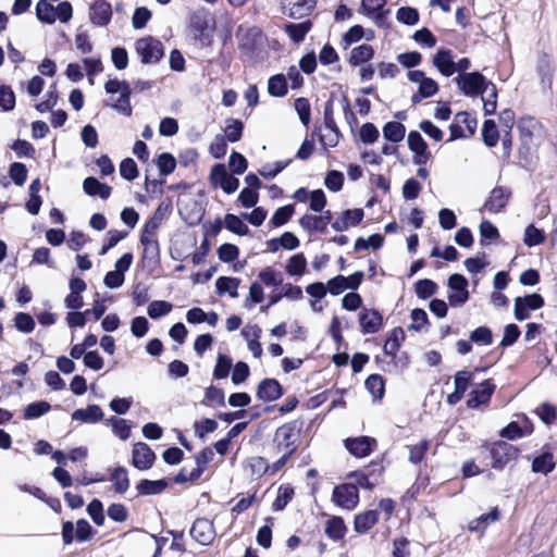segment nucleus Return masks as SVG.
<instances>
[{"instance_id":"48","label":"nucleus","mask_w":557,"mask_h":557,"mask_svg":"<svg viewBox=\"0 0 557 557\" xmlns=\"http://www.w3.org/2000/svg\"><path fill=\"white\" fill-rule=\"evenodd\" d=\"M51 409V406L46 400H39L35 403L28 404L23 412V418L26 420L37 419L47 412H49Z\"/></svg>"},{"instance_id":"36","label":"nucleus","mask_w":557,"mask_h":557,"mask_svg":"<svg viewBox=\"0 0 557 557\" xmlns=\"http://www.w3.org/2000/svg\"><path fill=\"white\" fill-rule=\"evenodd\" d=\"M240 285V278L231 277V276H220L215 281L216 294L219 296H223L224 294H228L230 297L236 298L238 297V287Z\"/></svg>"},{"instance_id":"5","label":"nucleus","mask_w":557,"mask_h":557,"mask_svg":"<svg viewBox=\"0 0 557 557\" xmlns=\"http://www.w3.org/2000/svg\"><path fill=\"white\" fill-rule=\"evenodd\" d=\"M135 50L143 64H156L164 57L163 44L150 35L137 39Z\"/></svg>"},{"instance_id":"44","label":"nucleus","mask_w":557,"mask_h":557,"mask_svg":"<svg viewBox=\"0 0 557 557\" xmlns=\"http://www.w3.org/2000/svg\"><path fill=\"white\" fill-rule=\"evenodd\" d=\"M306 270L307 259L302 252L292 256L285 265V271L290 276H301Z\"/></svg>"},{"instance_id":"27","label":"nucleus","mask_w":557,"mask_h":557,"mask_svg":"<svg viewBox=\"0 0 557 557\" xmlns=\"http://www.w3.org/2000/svg\"><path fill=\"white\" fill-rule=\"evenodd\" d=\"M347 530L343 517L331 516L325 522L324 533L330 540L339 542L345 539Z\"/></svg>"},{"instance_id":"25","label":"nucleus","mask_w":557,"mask_h":557,"mask_svg":"<svg viewBox=\"0 0 557 557\" xmlns=\"http://www.w3.org/2000/svg\"><path fill=\"white\" fill-rule=\"evenodd\" d=\"M380 513L375 509H369L355 516L354 530L358 534L369 532L377 522Z\"/></svg>"},{"instance_id":"16","label":"nucleus","mask_w":557,"mask_h":557,"mask_svg":"<svg viewBox=\"0 0 557 557\" xmlns=\"http://www.w3.org/2000/svg\"><path fill=\"white\" fill-rule=\"evenodd\" d=\"M407 143L410 151L413 152V162L416 164L422 165L430 160L431 152L428 144L418 131L409 132Z\"/></svg>"},{"instance_id":"58","label":"nucleus","mask_w":557,"mask_h":557,"mask_svg":"<svg viewBox=\"0 0 557 557\" xmlns=\"http://www.w3.org/2000/svg\"><path fill=\"white\" fill-rule=\"evenodd\" d=\"M224 392L222 388L216 387L214 385H210L205 391V398L201 401L202 405L211 406L212 404H216L218 406H224Z\"/></svg>"},{"instance_id":"59","label":"nucleus","mask_w":557,"mask_h":557,"mask_svg":"<svg viewBox=\"0 0 557 557\" xmlns=\"http://www.w3.org/2000/svg\"><path fill=\"white\" fill-rule=\"evenodd\" d=\"M157 166L161 175H169L175 171L176 160L170 152H162L157 158Z\"/></svg>"},{"instance_id":"35","label":"nucleus","mask_w":557,"mask_h":557,"mask_svg":"<svg viewBox=\"0 0 557 557\" xmlns=\"http://www.w3.org/2000/svg\"><path fill=\"white\" fill-rule=\"evenodd\" d=\"M102 418L103 411L98 405H89L85 409H76L72 414L73 420L84 423H96L102 420Z\"/></svg>"},{"instance_id":"54","label":"nucleus","mask_w":557,"mask_h":557,"mask_svg":"<svg viewBox=\"0 0 557 557\" xmlns=\"http://www.w3.org/2000/svg\"><path fill=\"white\" fill-rule=\"evenodd\" d=\"M486 92H488L487 97H482L483 110L485 115H492L496 112L498 91L496 85L491 81L488 82V89Z\"/></svg>"},{"instance_id":"10","label":"nucleus","mask_w":557,"mask_h":557,"mask_svg":"<svg viewBox=\"0 0 557 557\" xmlns=\"http://www.w3.org/2000/svg\"><path fill=\"white\" fill-rule=\"evenodd\" d=\"M94 529L86 519H79L76 522V530L72 521H64L62 524V541L64 545H70L74 541V535L78 542H85L92 536Z\"/></svg>"},{"instance_id":"40","label":"nucleus","mask_w":557,"mask_h":557,"mask_svg":"<svg viewBox=\"0 0 557 557\" xmlns=\"http://www.w3.org/2000/svg\"><path fill=\"white\" fill-rule=\"evenodd\" d=\"M312 26V22L310 20H306L301 23H289L285 25V32L294 42L299 44L305 39Z\"/></svg>"},{"instance_id":"20","label":"nucleus","mask_w":557,"mask_h":557,"mask_svg":"<svg viewBox=\"0 0 557 557\" xmlns=\"http://www.w3.org/2000/svg\"><path fill=\"white\" fill-rule=\"evenodd\" d=\"M258 399L264 403L277 400L284 395V388L276 379H263L257 386Z\"/></svg>"},{"instance_id":"56","label":"nucleus","mask_w":557,"mask_h":557,"mask_svg":"<svg viewBox=\"0 0 557 557\" xmlns=\"http://www.w3.org/2000/svg\"><path fill=\"white\" fill-rule=\"evenodd\" d=\"M294 212H295L294 205H286V206L280 207L273 213L270 222L274 227L282 226V225L286 224L292 219Z\"/></svg>"},{"instance_id":"12","label":"nucleus","mask_w":557,"mask_h":557,"mask_svg":"<svg viewBox=\"0 0 557 557\" xmlns=\"http://www.w3.org/2000/svg\"><path fill=\"white\" fill-rule=\"evenodd\" d=\"M544 298L537 294H529L515 299V318L518 321L527 320L530 317V310H537L544 306Z\"/></svg>"},{"instance_id":"21","label":"nucleus","mask_w":557,"mask_h":557,"mask_svg":"<svg viewBox=\"0 0 557 557\" xmlns=\"http://www.w3.org/2000/svg\"><path fill=\"white\" fill-rule=\"evenodd\" d=\"M190 536L201 545H209L214 540L212 523L206 518H198L190 528Z\"/></svg>"},{"instance_id":"2","label":"nucleus","mask_w":557,"mask_h":557,"mask_svg":"<svg viewBox=\"0 0 557 557\" xmlns=\"http://www.w3.org/2000/svg\"><path fill=\"white\" fill-rule=\"evenodd\" d=\"M216 28L215 16L206 8H199L189 15L188 29L196 42L201 48L213 44V35Z\"/></svg>"},{"instance_id":"62","label":"nucleus","mask_w":557,"mask_h":557,"mask_svg":"<svg viewBox=\"0 0 557 557\" xmlns=\"http://www.w3.org/2000/svg\"><path fill=\"white\" fill-rule=\"evenodd\" d=\"M299 224L308 232L319 231L324 233L326 231L323 225V221L319 215L305 214L299 219Z\"/></svg>"},{"instance_id":"15","label":"nucleus","mask_w":557,"mask_h":557,"mask_svg":"<svg viewBox=\"0 0 557 557\" xmlns=\"http://www.w3.org/2000/svg\"><path fill=\"white\" fill-rule=\"evenodd\" d=\"M358 322L363 335L375 334L383 326V315L377 309L363 307L358 314Z\"/></svg>"},{"instance_id":"6","label":"nucleus","mask_w":557,"mask_h":557,"mask_svg":"<svg viewBox=\"0 0 557 557\" xmlns=\"http://www.w3.org/2000/svg\"><path fill=\"white\" fill-rule=\"evenodd\" d=\"M107 94H116L120 91L119 99L112 104V108L124 116H131L133 107L131 104L132 89L126 81L109 79L104 84Z\"/></svg>"},{"instance_id":"33","label":"nucleus","mask_w":557,"mask_h":557,"mask_svg":"<svg viewBox=\"0 0 557 557\" xmlns=\"http://www.w3.org/2000/svg\"><path fill=\"white\" fill-rule=\"evenodd\" d=\"M168 486L169 481L166 479H160L154 481L143 479L137 483L136 490L139 495H158L163 493Z\"/></svg>"},{"instance_id":"1","label":"nucleus","mask_w":557,"mask_h":557,"mask_svg":"<svg viewBox=\"0 0 557 557\" xmlns=\"http://www.w3.org/2000/svg\"><path fill=\"white\" fill-rule=\"evenodd\" d=\"M481 463L496 471L513 466L521 454L518 446L505 441H483L478 447Z\"/></svg>"},{"instance_id":"47","label":"nucleus","mask_w":557,"mask_h":557,"mask_svg":"<svg viewBox=\"0 0 557 557\" xmlns=\"http://www.w3.org/2000/svg\"><path fill=\"white\" fill-rule=\"evenodd\" d=\"M482 140L485 146L493 148L499 140V132L493 120H485L482 127Z\"/></svg>"},{"instance_id":"60","label":"nucleus","mask_w":557,"mask_h":557,"mask_svg":"<svg viewBox=\"0 0 557 557\" xmlns=\"http://www.w3.org/2000/svg\"><path fill=\"white\" fill-rule=\"evenodd\" d=\"M295 110L299 120L305 126H308L311 121V106L310 101L305 97H299L294 102Z\"/></svg>"},{"instance_id":"29","label":"nucleus","mask_w":557,"mask_h":557,"mask_svg":"<svg viewBox=\"0 0 557 557\" xmlns=\"http://www.w3.org/2000/svg\"><path fill=\"white\" fill-rule=\"evenodd\" d=\"M434 66L444 75L451 76L456 72L453 53L448 49H440L433 58Z\"/></svg>"},{"instance_id":"22","label":"nucleus","mask_w":557,"mask_h":557,"mask_svg":"<svg viewBox=\"0 0 557 557\" xmlns=\"http://www.w3.org/2000/svg\"><path fill=\"white\" fill-rule=\"evenodd\" d=\"M472 379L473 375L468 370H460L455 374V391L446 398L448 405L455 406L462 399Z\"/></svg>"},{"instance_id":"3","label":"nucleus","mask_w":557,"mask_h":557,"mask_svg":"<svg viewBox=\"0 0 557 557\" xmlns=\"http://www.w3.org/2000/svg\"><path fill=\"white\" fill-rule=\"evenodd\" d=\"M305 421L300 418L290 420L280 425L273 436L274 448L277 453L297 454V442L300 437Z\"/></svg>"},{"instance_id":"4","label":"nucleus","mask_w":557,"mask_h":557,"mask_svg":"<svg viewBox=\"0 0 557 557\" xmlns=\"http://www.w3.org/2000/svg\"><path fill=\"white\" fill-rule=\"evenodd\" d=\"M460 91L467 97L483 96L488 89V79L480 72L461 73L455 77Z\"/></svg>"},{"instance_id":"50","label":"nucleus","mask_w":557,"mask_h":557,"mask_svg":"<svg viewBox=\"0 0 557 557\" xmlns=\"http://www.w3.org/2000/svg\"><path fill=\"white\" fill-rule=\"evenodd\" d=\"M225 227L239 236H245L249 233L248 226L233 213H226L224 218Z\"/></svg>"},{"instance_id":"30","label":"nucleus","mask_w":557,"mask_h":557,"mask_svg":"<svg viewBox=\"0 0 557 557\" xmlns=\"http://www.w3.org/2000/svg\"><path fill=\"white\" fill-rule=\"evenodd\" d=\"M84 191L91 197L99 196L101 199H108L111 196L112 187L101 183L96 177H86L83 182Z\"/></svg>"},{"instance_id":"26","label":"nucleus","mask_w":557,"mask_h":557,"mask_svg":"<svg viewBox=\"0 0 557 557\" xmlns=\"http://www.w3.org/2000/svg\"><path fill=\"white\" fill-rule=\"evenodd\" d=\"M144 249L140 257L143 267L157 265L160 262V244L158 239H140Z\"/></svg>"},{"instance_id":"42","label":"nucleus","mask_w":557,"mask_h":557,"mask_svg":"<svg viewBox=\"0 0 557 557\" xmlns=\"http://www.w3.org/2000/svg\"><path fill=\"white\" fill-rule=\"evenodd\" d=\"M268 92L272 97L282 98L288 92V85L284 74H275L268 81Z\"/></svg>"},{"instance_id":"46","label":"nucleus","mask_w":557,"mask_h":557,"mask_svg":"<svg viewBox=\"0 0 557 557\" xmlns=\"http://www.w3.org/2000/svg\"><path fill=\"white\" fill-rule=\"evenodd\" d=\"M37 18L46 24H53L57 20L55 8L47 0H39L36 4Z\"/></svg>"},{"instance_id":"38","label":"nucleus","mask_w":557,"mask_h":557,"mask_svg":"<svg viewBox=\"0 0 557 557\" xmlns=\"http://www.w3.org/2000/svg\"><path fill=\"white\" fill-rule=\"evenodd\" d=\"M261 332L260 326L257 324L242 331L243 335L248 339V348L255 358H260L262 355V346L259 342Z\"/></svg>"},{"instance_id":"9","label":"nucleus","mask_w":557,"mask_h":557,"mask_svg":"<svg viewBox=\"0 0 557 557\" xmlns=\"http://www.w3.org/2000/svg\"><path fill=\"white\" fill-rule=\"evenodd\" d=\"M511 196L510 188L497 185L490 191L481 210L494 214L503 212L508 206Z\"/></svg>"},{"instance_id":"64","label":"nucleus","mask_w":557,"mask_h":557,"mask_svg":"<svg viewBox=\"0 0 557 557\" xmlns=\"http://www.w3.org/2000/svg\"><path fill=\"white\" fill-rule=\"evenodd\" d=\"M172 304L165 300H154L150 302L148 306V315L151 319H158L160 317L166 315L172 311Z\"/></svg>"},{"instance_id":"55","label":"nucleus","mask_w":557,"mask_h":557,"mask_svg":"<svg viewBox=\"0 0 557 557\" xmlns=\"http://www.w3.org/2000/svg\"><path fill=\"white\" fill-rule=\"evenodd\" d=\"M470 341L476 345L488 346L493 343V332L488 326H479L470 333Z\"/></svg>"},{"instance_id":"61","label":"nucleus","mask_w":557,"mask_h":557,"mask_svg":"<svg viewBox=\"0 0 557 557\" xmlns=\"http://www.w3.org/2000/svg\"><path fill=\"white\" fill-rule=\"evenodd\" d=\"M419 17L418 10L411 7H401L396 12L397 21L409 26L416 25L419 22Z\"/></svg>"},{"instance_id":"14","label":"nucleus","mask_w":557,"mask_h":557,"mask_svg":"<svg viewBox=\"0 0 557 557\" xmlns=\"http://www.w3.org/2000/svg\"><path fill=\"white\" fill-rule=\"evenodd\" d=\"M157 456L150 446L144 442H138L133 445L132 450V465L136 469L144 471L150 469Z\"/></svg>"},{"instance_id":"37","label":"nucleus","mask_w":557,"mask_h":557,"mask_svg":"<svg viewBox=\"0 0 557 557\" xmlns=\"http://www.w3.org/2000/svg\"><path fill=\"white\" fill-rule=\"evenodd\" d=\"M374 57V49L371 45L362 44L350 51L348 62L351 66L361 65Z\"/></svg>"},{"instance_id":"24","label":"nucleus","mask_w":557,"mask_h":557,"mask_svg":"<svg viewBox=\"0 0 557 557\" xmlns=\"http://www.w3.org/2000/svg\"><path fill=\"white\" fill-rule=\"evenodd\" d=\"M540 126V122L533 116H522L518 123L519 136L521 140L520 154L525 148L530 150V143L533 140L534 131Z\"/></svg>"},{"instance_id":"23","label":"nucleus","mask_w":557,"mask_h":557,"mask_svg":"<svg viewBox=\"0 0 557 557\" xmlns=\"http://www.w3.org/2000/svg\"><path fill=\"white\" fill-rule=\"evenodd\" d=\"M112 7L104 0L95 1L89 8V20L95 26H107L112 20Z\"/></svg>"},{"instance_id":"8","label":"nucleus","mask_w":557,"mask_h":557,"mask_svg":"<svg viewBox=\"0 0 557 557\" xmlns=\"http://www.w3.org/2000/svg\"><path fill=\"white\" fill-rule=\"evenodd\" d=\"M447 286L451 290L448 294V302L451 307H459L466 304L470 297L468 290V280L459 273H454L448 277Z\"/></svg>"},{"instance_id":"7","label":"nucleus","mask_w":557,"mask_h":557,"mask_svg":"<svg viewBox=\"0 0 557 557\" xmlns=\"http://www.w3.org/2000/svg\"><path fill=\"white\" fill-rule=\"evenodd\" d=\"M332 502L343 509L352 510L359 503L358 487L352 483L336 485L332 493Z\"/></svg>"},{"instance_id":"49","label":"nucleus","mask_w":557,"mask_h":557,"mask_svg":"<svg viewBox=\"0 0 557 557\" xmlns=\"http://www.w3.org/2000/svg\"><path fill=\"white\" fill-rule=\"evenodd\" d=\"M546 239L545 233L543 230L537 228L534 224H529L524 230V238L523 243L528 247H534L542 245Z\"/></svg>"},{"instance_id":"52","label":"nucleus","mask_w":557,"mask_h":557,"mask_svg":"<svg viewBox=\"0 0 557 557\" xmlns=\"http://www.w3.org/2000/svg\"><path fill=\"white\" fill-rule=\"evenodd\" d=\"M437 290V284L430 278H422L416 282L414 292L420 299H428Z\"/></svg>"},{"instance_id":"53","label":"nucleus","mask_w":557,"mask_h":557,"mask_svg":"<svg viewBox=\"0 0 557 557\" xmlns=\"http://www.w3.org/2000/svg\"><path fill=\"white\" fill-rule=\"evenodd\" d=\"M480 231V243L482 246L488 244V240H496L499 238V232L497 227L490 221L483 220L479 226Z\"/></svg>"},{"instance_id":"31","label":"nucleus","mask_w":557,"mask_h":557,"mask_svg":"<svg viewBox=\"0 0 557 557\" xmlns=\"http://www.w3.org/2000/svg\"><path fill=\"white\" fill-rule=\"evenodd\" d=\"M556 468V461L553 453L543 450L540 455L535 456L532 460L531 469L534 473L548 474Z\"/></svg>"},{"instance_id":"17","label":"nucleus","mask_w":557,"mask_h":557,"mask_svg":"<svg viewBox=\"0 0 557 557\" xmlns=\"http://www.w3.org/2000/svg\"><path fill=\"white\" fill-rule=\"evenodd\" d=\"M317 0H281L282 12L292 18H302L311 14Z\"/></svg>"},{"instance_id":"51","label":"nucleus","mask_w":557,"mask_h":557,"mask_svg":"<svg viewBox=\"0 0 557 557\" xmlns=\"http://www.w3.org/2000/svg\"><path fill=\"white\" fill-rule=\"evenodd\" d=\"M534 412L537 414V417L541 419L543 423L546 425H552L557 421V408L549 404V403H543L541 404Z\"/></svg>"},{"instance_id":"13","label":"nucleus","mask_w":557,"mask_h":557,"mask_svg":"<svg viewBox=\"0 0 557 557\" xmlns=\"http://www.w3.org/2000/svg\"><path fill=\"white\" fill-rule=\"evenodd\" d=\"M345 448L357 458L371 455L377 446V441L371 436L348 437L344 441Z\"/></svg>"},{"instance_id":"32","label":"nucleus","mask_w":557,"mask_h":557,"mask_svg":"<svg viewBox=\"0 0 557 557\" xmlns=\"http://www.w3.org/2000/svg\"><path fill=\"white\" fill-rule=\"evenodd\" d=\"M110 482L112 483L113 490L117 494H124L129 488V478L128 472L125 467L119 466L115 467L109 476Z\"/></svg>"},{"instance_id":"63","label":"nucleus","mask_w":557,"mask_h":557,"mask_svg":"<svg viewBox=\"0 0 557 557\" xmlns=\"http://www.w3.org/2000/svg\"><path fill=\"white\" fill-rule=\"evenodd\" d=\"M232 359L228 356L219 355L213 370V377L215 380H222L227 377L232 369Z\"/></svg>"},{"instance_id":"19","label":"nucleus","mask_w":557,"mask_h":557,"mask_svg":"<svg viewBox=\"0 0 557 557\" xmlns=\"http://www.w3.org/2000/svg\"><path fill=\"white\" fill-rule=\"evenodd\" d=\"M496 385L492 379L484 380L478 388L473 389L467 400L469 408H478L481 405H487L495 392Z\"/></svg>"},{"instance_id":"28","label":"nucleus","mask_w":557,"mask_h":557,"mask_svg":"<svg viewBox=\"0 0 557 557\" xmlns=\"http://www.w3.org/2000/svg\"><path fill=\"white\" fill-rule=\"evenodd\" d=\"M500 519V510L497 506L493 507L488 512L471 520L468 524L470 532L484 533L487 527Z\"/></svg>"},{"instance_id":"18","label":"nucleus","mask_w":557,"mask_h":557,"mask_svg":"<svg viewBox=\"0 0 557 557\" xmlns=\"http://www.w3.org/2000/svg\"><path fill=\"white\" fill-rule=\"evenodd\" d=\"M534 431L532 421L523 416L522 424L517 421L509 422L499 431V436L507 441H516L524 436L531 435Z\"/></svg>"},{"instance_id":"43","label":"nucleus","mask_w":557,"mask_h":557,"mask_svg":"<svg viewBox=\"0 0 557 557\" xmlns=\"http://www.w3.org/2000/svg\"><path fill=\"white\" fill-rule=\"evenodd\" d=\"M406 134V127L398 121L387 122L383 126V136L386 140L392 143H399L404 139Z\"/></svg>"},{"instance_id":"45","label":"nucleus","mask_w":557,"mask_h":557,"mask_svg":"<svg viewBox=\"0 0 557 557\" xmlns=\"http://www.w3.org/2000/svg\"><path fill=\"white\" fill-rule=\"evenodd\" d=\"M295 495L294 487L289 484L281 485L277 491L276 498L272 503L274 511L283 510Z\"/></svg>"},{"instance_id":"34","label":"nucleus","mask_w":557,"mask_h":557,"mask_svg":"<svg viewBox=\"0 0 557 557\" xmlns=\"http://www.w3.org/2000/svg\"><path fill=\"white\" fill-rule=\"evenodd\" d=\"M405 338L404 330L400 326L394 327L383 346L384 354L395 358Z\"/></svg>"},{"instance_id":"39","label":"nucleus","mask_w":557,"mask_h":557,"mask_svg":"<svg viewBox=\"0 0 557 557\" xmlns=\"http://www.w3.org/2000/svg\"><path fill=\"white\" fill-rule=\"evenodd\" d=\"M438 84L430 77H426L421 82L417 92H414L411 97L412 104H417L421 102L425 98H430L438 92Z\"/></svg>"},{"instance_id":"41","label":"nucleus","mask_w":557,"mask_h":557,"mask_svg":"<svg viewBox=\"0 0 557 557\" xmlns=\"http://www.w3.org/2000/svg\"><path fill=\"white\" fill-rule=\"evenodd\" d=\"M367 391L374 399L381 400L385 394V380L381 374H371L364 381Z\"/></svg>"},{"instance_id":"11","label":"nucleus","mask_w":557,"mask_h":557,"mask_svg":"<svg viewBox=\"0 0 557 557\" xmlns=\"http://www.w3.org/2000/svg\"><path fill=\"white\" fill-rule=\"evenodd\" d=\"M333 96L325 102L324 104V124L325 127L331 132V134L325 138V136L320 135L319 141L323 145V147L326 149L327 147H335L337 146L341 137L339 128L337 127V124L334 119V111H333Z\"/></svg>"},{"instance_id":"57","label":"nucleus","mask_w":557,"mask_h":557,"mask_svg":"<svg viewBox=\"0 0 557 557\" xmlns=\"http://www.w3.org/2000/svg\"><path fill=\"white\" fill-rule=\"evenodd\" d=\"M362 469L367 471L366 473L375 486L382 482L385 472V467L382 460H372Z\"/></svg>"}]
</instances>
